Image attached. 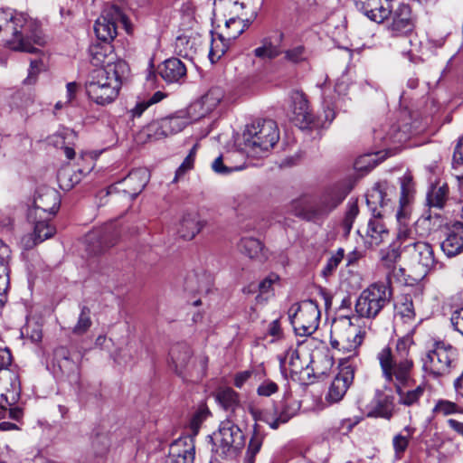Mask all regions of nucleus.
Here are the masks:
<instances>
[{
  "label": "nucleus",
  "instance_id": "nucleus-1",
  "mask_svg": "<svg viewBox=\"0 0 463 463\" xmlns=\"http://www.w3.org/2000/svg\"><path fill=\"white\" fill-rule=\"evenodd\" d=\"M11 34L7 44L14 51L35 53L45 44L39 23L24 13L0 10V33Z\"/></svg>",
  "mask_w": 463,
  "mask_h": 463
},
{
  "label": "nucleus",
  "instance_id": "nucleus-2",
  "mask_svg": "<svg viewBox=\"0 0 463 463\" xmlns=\"http://www.w3.org/2000/svg\"><path fill=\"white\" fill-rule=\"evenodd\" d=\"M279 139V131L275 121L257 119L245 127L238 146L248 156L258 158L267 155Z\"/></svg>",
  "mask_w": 463,
  "mask_h": 463
},
{
  "label": "nucleus",
  "instance_id": "nucleus-3",
  "mask_svg": "<svg viewBox=\"0 0 463 463\" xmlns=\"http://www.w3.org/2000/svg\"><path fill=\"white\" fill-rule=\"evenodd\" d=\"M383 376L394 387L411 385L414 383V363L411 357H397L389 346L383 348L377 354Z\"/></svg>",
  "mask_w": 463,
  "mask_h": 463
},
{
  "label": "nucleus",
  "instance_id": "nucleus-4",
  "mask_svg": "<svg viewBox=\"0 0 463 463\" xmlns=\"http://www.w3.org/2000/svg\"><path fill=\"white\" fill-rule=\"evenodd\" d=\"M392 297L389 282L373 283L360 293L354 310L359 317L375 318L391 302Z\"/></svg>",
  "mask_w": 463,
  "mask_h": 463
},
{
  "label": "nucleus",
  "instance_id": "nucleus-5",
  "mask_svg": "<svg viewBox=\"0 0 463 463\" xmlns=\"http://www.w3.org/2000/svg\"><path fill=\"white\" fill-rule=\"evenodd\" d=\"M364 336L360 327L352 322L350 317L343 316L334 320L330 332V345L332 348L350 353L348 356L356 354L357 348L362 345Z\"/></svg>",
  "mask_w": 463,
  "mask_h": 463
},
{
  "label": "nucleus",
  "instance_id": "nucleus-6",
  "mask_svg": "<svg viewBox=\"0 0 463 463\" xmlns=\"http://www.w3.org/2000/svg\"><path fill=\"white\" fill-rule=\"evenodd\" d=\"M213 451L224 459H233L245 444L241 430L231 420L222 421L212 436Z\"/></svg>",
  "mask_w": 463,
  "mask_h": 463
},
{
  "label": "nucleus",
  "instance_id": "nucleus-7",
  "mask_svg": "<svg viewBox=\"0 0 463 463\" xmlns=\"http://www.w3.org/2000/svg\"><path fill=\"white\" fill-rule=\"evenodd\" d=\"M344 200L338 189L333 188L326 191L315 205L303 207V201H294L290 211L302 219L309 222H317L326 218Z\"/></svg>",
  "mask_w": 463,
  "mask_h": 463
},
{
  "label": "nucleus",
  "instance_id": "nucleus-8",
  "mask_svg": "<svg viewBox=\"0 0 463 463\" xmlns=\"http://www.w3.org/2000/svg\"><path fill=\"white\" fill-rule=\"evenodd\" d=\"M457 358V350L449 344L437 342L422 358V370L432 376L439 378L449 374Z\"/></svg>",
  "mask_w": 463,
  "mask_h": 463
},
{
  "label": "nucleus",
  "instance_id": "nucleus-9",
  "mask_svg": "<svg viewBox=\"0 0 463 463\" xmlns=\"http://www.w3.org/2000/svg\"><path fill=\"white\" fill-rule=\"evenodd\" d=\"M402 258L410 269L420 278H424L439 264L435 260L432 246L421 241L404 244Z\"/></svg>",
  "mask_w": 463,
  "mask_h": 463
},
{
  "label": "nucleus",
  "instance_id": "nucleus-10",
  "mask_svg": "<svg viewBox=\"0 0 463 463\" xmlns=\"http://www.w3.org/2000/svg\"><path fill=\"white\" fill-rule=\"evenodd\" d=\"M288 317L297 335H311L318 327L320 310L315 301L307 299L292 305Z\"/></svg>",
  "mask_w": 463,
  "mask_h": 463
},
{
  "label": "nucleus",
  "instance_id": "nucleus-11",
  "mask_svg": "<svg viewBox=\"0 0 463 463\" xmlns=\"http://www.w3.org/2000/svg\"><path fill=\"white\" fill-rule=\"evenodd\" d=\"M150 179V173L141 167L132 170L124 179L109 187V194L122 193L128 201H133L146 187Z\"/></svg>",
  "mask_w": 463,
  "mask_h": 463
},
{
  "label": "nucleus",
  "instance_id": "nucleus-12",
  "mask_svg": "<svg viewBox=\"0 0 463 463\" xmlns=\"http://www.w3.org/2000/svg\"><path fill=\"white\" fill-rule=\"evenodd\" d=\"M117 23H121L128 30V17L119 7L111 6L95 23L94 31L98 39L108 43L113 40L117 35Z\"/></svg>",
  "mask_w": 463,
  "mask_h": 463
},
{
  "label": "nucleus",
  "instance_id": "nucleus-13",
  "mask_svg": "<svg viewBox=\"0 0 463 463\" xmlns=\"http://www.w3.org/2000/svg\"><path fill=\"white\" fill-rule=\"evenodd\" d=\"M53 367L56 375L66 379L71 384L77 385L79 392L80 391L79 362L71 356L70 351L66 347L60 346L54 350Z\"/></svg>",
  "mask_w": 463,
  "mask_h": 463
},
{
  "label": "nucleus",
  "instance_id": "nucleus-14",
  "mask_svg": "<svg viewBox=\"0 0 463 463\" xmlns=\"http://www.w3.org/2000/svg\"><path fill=\"white\" fill-rule=\"evenodd\" d=\"M118 232L112 224L91 231L86 235V250L90 255L104 253L118 241Z\"/></svg>",
  "mask_w": 463,
  "mask_h": 463
},
{
  "label": "nucleus",
  "instance_id": "nucleus-15",
  "mask_svg": "<svg viewBox=\"0 0 463 463\" xmlns=\"http://www.w3.org/2000/svg\"><path fill=\"white\" fill-rule=\"evenodd\" d=\"M339 367V373L331 383L326 395V400L330 402L341 401L354 378L355 366L349 359H341Z\"/></svg>",
  "mask_w": 463,
  "mask_h": 463
},
{
  "label": "nucleus",
  "instance_id": "nucleus-16",
  "mask_svg": "<svg viewBox=\"0 0 463 463\" xmlns=\"http://www.w3.org/2000/svg\"><path fill=\"white\" fill-rule=\"evenodd\" d=\"M213 14L225 18L249 15V23H251L257 15V7L253 0H213Z\"/></svg>",
  "mask_w": 463,
  "mask_h": 463
},
{
  "label": "nucleus",
  "instance_id": "nucleus-17",
  "mask_svg": "<svg viewBox=\"0 0 463 463\" xmlns=\"http://www.w3.org/2000/svg\"><path fill=\"white\" fill-rule=\"evenodd\" d=\"M190 122L185 111L154 121L148 125L149 135L162 138L181 132Z\"/></svg>",
  "mask_w": 463,
  "mask_h": 463
},
{
  "label": "nucleus",
  "instance_id": "nucleus-18",
  "mask_svg": "<svg viewBox=\"0 0 463 463\" xmlns=\"http://www.w3.org/2000/svg\"><path fill=\"white\" fill-rule=\"evenodd\" d=\"M110 80V84L87 81L86 91L90 99L102 106L112 103L118 96L121 82L116 80Z\"/></svg>",
  "mask_w": 463,
  "mask_h": 463
},
{
  "label": "nucleus",
  "instance_id": "nucleus-19",
  "mask_svg": "<svg viewBox=\"0 0 463 463\" xmlns=\"http://www.w3.org/2000/svg\"><path fill=\"white\" fill-rule=\"evenodd\" d=\"M128 73V65L123 60L116 61V64H108L92 71L88 81L110 84V80L123 83Z\"/></svg>",
  "mask_w": 463,
  "mask_h": 463
},
{
  "label": "nucleus",
  "instance_id": "nucleus-20",
  "mask_svg": "<svg viewBox=\"0 0 463 463\" xmlns=\"http://www.w3.org/2000/svg\"><path fill=\"white\" fill-rule=\"evenodd\" d=\"M54 213L45 211L44 213L31 216V208L28 210V221L33 225L34 239L32 243H26V247H32L51 238L55 233V228L50 223Z\"/></svg>",
  "mask_w": 463,
  "mask_h": 463
},
{
  "label": "nucleus",
  "instance_id": "nucleus-21",
  "mask_svg": "<svg viewBox=\"0 0 463 463\" xmlns=\"http://www.w3.org/2000/svg\"><path fill=\"white\" fill-rule=\"evenodd\" d=\"M60 205V197L58 192L50 187H44L37 192L33 201V206L31 208V216L44 213L45 211L51 213H56Z\"/></svg>",
  "mask_w": 463,
  "mask_h": 463
},
{
  "label": "nucleus",
  "instance_id": "nucleus-22",
  "mask_svg": "<svg viewBox=\"0 0 463 463\" xmlns=\"http://www.w3.org/2000/svg\"><path fill=\"white\" fill-rule=\"evenodd\" d=\"M389 185L387 182L376 183L366 194V204L372 213L373 218H382L383 216V208L389 201Z\"/></svg>",
  "mask_w": 463,
  "mask_h": 463
},
{
  "label": "nucleus",
  "instance_id": "nucleus-23",
  "mask_svg": "<svg viewBox=\"0 0 463 463\" xmlns=\"http://www.w3.org/2000/svg\"><path fill=\"white\" fill-rule=\"evenodd\" d=\"M391 23L388 26L392 34H406L413 29L411 10L408 5L401 4L393 11L391 10Z\"/></svg>",
  "mask_w": 463,
  "mask_h": 463
},
{
  "label": "nucleus",
  "instance_id": "nucleus-24",
  "mask_svg": "<svg viewBox=\"0 0 463 463\" xmlns=\"http://www.w3.org/2000/svg\"><path fill=\"white\" fill-rule=\"evenodd\" d=\"M356 7L377 23L383 22L391 14V0H357Z\"/></svg>",
  "mask_w": 463,
  "mask_h": 463
},
{
  "label": "nucleus",
  "instance_id": "nucleus-25",
  "mask_svg": "<svg viewBox=\"0 0 463 463\" xmlns=\"http://www.w3.org/2000/svg\"><path fill=\"white\" fill-rule=\"evenodd\" d=\"M298 409L299 406L295 401L285 397L274 405L273 414L271 417H267L265 420L270 428L276 430L280 424L288 422L292 417H294Z\"/></svg>",
  "mask_w": 463,
  "mask_h": 463
},
{
  "label": "nucleus",
  "instance_id": "nucleus-26",
  "mask_svg": "<svg viewBox=\"0 0 463 463\" xmlns=\"http://www.w3.org/2000/svg\"><path fill=\"white\" fill-rule=\"evenodd\" d=\"M292 113L291 120L299 128H306L313 121V115L309 110L308 102L300 91H295L291 96Z\"/></svg>",
  "mask_w": 463,
  "mask_h": 463
},
{
  "label": "nucleus",
  "instance_id": "nucleus-27",
  "mask_svg": "<svg viewBox=\"0 0 463 463\" xmlns=\"http://www.w3.org/2000/svg\"><path fill=\"white\" fill-rule=\"evenodd\" d=\"M463 223L456 222L448 230L446 239L441 242V249L448 257H454L463 250Z\"/></svg>",
  "mask_w": 463,
  "mask_h": 463
},
{
  "label": "nucleus",
  "instance_id": "nucleus-28",
  "mask_svg": "<svg viewBox=\"0 0 463 463\" xmlns=\"http://www.w3.org/2000/svg\"><path fill=\"white\" fill-rule=\"evenodd\" d=\"M205 224L206 222L198 213H184L180 220L177 232L184 240H192L203 229Z\"/></svg>",
  "mask_w": 463,
  "mask_h": 463
},
{
  "label": "nucleus",
  "instance_id": "nucleus-29",
  "mask_svg": "<svg viewBox=\"0 0 463 463\" xmlns=\"http://www.w3.org/2000/svg\"><path fill=\"white\" fill-rule=\"evenodd\" d=\"M158 73L162 79L168 82H178L186 75L185 65L177 58L165 60L158 66Z\"/></svg>",
  "mask_w": 463,
  "mask_h": 463
},
{
  "label": "nucleus",
  "instance_id": "nucleus-30",
  "mask_svg": "<svg viewBox=\"0 0 463 463\" xmlns=\"http://www.w3.org/2000/svg\"><path fill=\"white\" fill-rule=\"evenodd\" d=\"M90 61L93 66L102 67L108 64H116L118 59L108 43L95 44L90 47Z\"/></svg>",
  "mask_w": 463,
  "mask_h": 463
},
{
  "label": "nucleus",
  "instance_id": "nucleus-31",
  "mask_svg": "<svg viewBox=\"0 0 463 463\" xmlns=\"http://www.w3.org/2000/svg\"><path fill=\"white\" fill-rule=\"evenodd\" d=\"M201 45L199 37L190 35H180L175 39V52L184 58L193 60Z\"/></svg>",
  "mask_w": 463,
  "mask_h": 463
},
{
  "label": "nucleus",
  "instance_id": "nucleus-32",
  "mask_svg": "<svg viewBox=\"0 0 463 463\" xmlns=\"http://www.w3.org/2000/svg\"><path fill=\"white\" fill-rule=\"evenodd\" d=\"M408 386H396L395 392L398 396V402L406 407L418 405L420 398L424 395L425 385L420 384L415 389L405 390Z\"/></svg>",
  "mask_w": 463,
  "mask_h": 463
},
{
  "label": "nucleus",
  "instance_id": "nucleus-33",
  "mask_svg": "<svg viewBox=\"0 0 463 463\" xmlns=\"http://www.w3.org/2000/svg\"><path fill=\"white\" fill-rule=\"evenodd\" d=\"M169 456H180L194 458L195 445L192 435L181 437L170 444Z\"/></svg>",
  "mask_w": 463,
  "mask_h": 463
},
{
  "label": "nucleus",
  "instance_id": "nucleus-34",
  "mask_svg": "<svg viewBox=\"0 0 463 463\" xmlns=\"http://www.w3.org/2000/svg\"><path fill=\"white\" fill-rule=\"evenodd\" d=\"M170 356L175 370L181 373L191 359L192 351L187 345L177 344L171 348Z\"/></svg>",
  "mask_w": 463,
  "mask_h": 463
},
{
  "label": "nucleus",
  "instance_id": "nucleus-35",
  "mask_svg": "<svg viewBox=\"0 0 463 463\" xmlns=\"http://www.w3.org/2000/svg\"><path fill=\"white\" fill-rule=\"evenodd\" d=\"M76 138V133L69 128L63 129L53 136V144L57 147L63 149L64 154L68 159H72L75 156L74 148L70 146Z\"/></svg>",
  "mask_w": 463,
  "mask_h": 463
},
{
  "label": "nucleus",
  "instance_id": "nucleus-36",
  "mask_svg": "<svg viewBox=\"0 0 463 463\" xmlns=\"http://www.w3.org/2000/svg\"><path fill=\"white\" fill-rule=\"evenodd\" d=\"M249 15L240 17H229L224 21L226 32L222 34L228 40L236 39L249 26Z\"/></svg>",
  "mask_w": 463,
  "mask_h": 463
},
{
  "label": "nucleus",
  "instance_id": "nucleus-37",
  "mask_svg": "<svg viewBox=\"0 0 463 463\" xmlns=\"http://www.w3.org/2000/svg\"><path fill=\"white\" fill-rule=\"evenodd\" d=\"M413 433L414 429L407 426L402 430V432L393 437L392 447L396 459H401L403 457Z\"/></svg>",
  "mask_w": 463,
  "mask_h": 463
},
{
  "label": "nucleus",
  "instance_id": "nucleus-38",
  "mask_svg": "<svg viewBox=\"0 0 463 463\" xmlns=\"http://www.w3.org/2000/svg\"><path fill=\"white\" fill-rule=\"evenodd\" d=\"M241 252L250 259H260L263 256V245L260 241L252 237L242 238L239 244Z\"/></svg>",
  "mask_w": 463,
  "mask_h": 463
},
{
  "label": "nucleus",
  "instance_id": "nucleus-39",
  "mask_svg": "<svg viewBox=\"0 0 463 463\" xmlns=\"http://www.w3.org/2000/svg\"><path fill=\"white\" fill-rule=\"evenodd\" d=\"M380 219L373 217L368 222L366 235L370 237L371 244L378 245L389 235L388 230Z\"/></svg>",
  "mask_w": 463,
  "mask_h": 463
},
{
  "label": "nucleus",
  "instance_id": "nucleus-40",
  "mask_svg": "<svg viewBox=\"0 0 463 463\" xmlns=\"http://www.w3.org/2000/svg\"><path fill=\"white\" fill-rule=\"evenodd\" d=\"M82 171L80 169L73 171L70 167H64L59 170L57 178L60 187L62 190H71L75 184L80 182Z\"/></svg>",
  "mask_w": 463,
  "mask_h": 463
},
{
  "label": "nucleus",
  "instance_id": "nucleus-41",
  "mask_svg": "<svg viewBox=\"0 0 463 463\" xmlns=\"http://www.w3.org/2000/svg\"><path fill=\"white\" fill-rule=\"evenodd\" d=\"M216 400L226 411H233L239 406L238 394L232 388L220 389L216 393Z\"/></svg>",
  "mask_w": 463,
  "mask_h": 463
},
{
  "label": "nucleus",
  "instance_id": "nucleus-42",
  "mask_svg": "<svg viewBox=\"0 0 463 463\" xmlns=\"http://www.w3.org/2000/svg\"><path fill=\"white\" fill-rule=\"evenodd\" d=\"M253 52L257 58L273 60L281 53V50L278 45L273 44L269 39L265 38L262 40L261 45L257 47Z\"/></svg>",
  "mask_w": 463,
  "mask_h": 463
},
{
  "label": "nucleus",
  "instance_id": "nucleus-43",
  "mask_svg": "<svg viewBox=\"0 0 463 463\" xmlns=\"http://www.w3.org/2000/svg\"><path fill=\"white\" fill-rule=\"evenodd\" d=\"M264 439V434L258 430V426H254L253 433L250 439L248 449L246 453V462L254 463L255 456L260 450L262 442Z\"/></svg>",
  "mask_w": 463,
  "mask_h": 463
},
{
  "label": "nucleus",
  "instance_id": "nucleus-44",
  "mask_svg": "<svg viewBox=\"0 0 463 463\" xmlns=\"http://www.w3.org/2000/svg\"><path fill=\"white\" fill-rule=\"evenodd\" d=\"M414 194V184L411 175H404L401 178V205H409Z\"/></svg>",
  "mask_w": 463,
  "mask_h": 463
},
{
  "label": "nucleus",
  "instance_id": "nucleus-45",
  "mask_svg": "<svg viewBox=\"0 0 463 463\" xmlns=\"http://www.w3.org/2000/svg\"><path fill=\"white\" fill-rule=\"evenodd\" d=\"M448 188L447 186L433 187L431 191L428 193L427 203L430 207H435L441 209L445 203L447 197Z\"/></svg>",
  "mask_w": 463,
  "mask_h": 463
},
{
  "label": "nucleus",
  "instance_id": "nucleus-46",
  "mask_svg": "<svg viewBox=\"0 0 463 463\" xmlns=\"http://www.w3.org/2000/svg\"><path fill=\"white\" fill-rule=\"evenodd\" d=\"M410 216V209L409 205H401L396 213L397 222L400 224V229L398 232V238L400 240H405L410 233V231L407 229L408 221Z\"/></svg>",
  "mask_w": 463,
  "mask_h": 463
},
{
  "label": "nucleus",
  "instance_id": "nucleus-47",
  "mask_svg": "<svg viewBox=\"0 0 463 463\" xmlns=\"http://www.w3.org/2000/svg\"><path fill=\"white\" fill-rule=\"evenodd\" d=\"M359 213V208L356 201L349 202L347 203V211L343 220V228L345 235H348L352 230L353 223Z\"/></svg>",
  "mask_w": 463,
  "mask_h": 463
},
{
  "label": "nucleus",
  "instance_id": "nucleus-48",
  "mask_svg": "<svg viewBox=\"0 0 463 463\" xmlns=\"http://www.w3.org/2000/svg\"><path fill=\"white\" fill-rule=\"evenodd\" d=\"M90 311L87 307H83L81 308V312L80 314L78 322L72 330V332L74 334L80 335L88 331V329L91 326V319H90Z\"/></svg>",
  "mask_w": 463,
  "mask_h": 463
},
{
  "label": "nucleus",
  "instance_id": "nucleus-49",
  "mask_svg": "<svg viewBox=\"0 0 463 463\" xmlns=\"http://www.w3.org/2000/svg\"><path fill=\"white\" fill-rule=\"evenodd\" d=\"M344 258V250L338 249L337 251L332 255L326 261L321 273L323 277L327 278L333 274Z\"/></svg>",
  "mask_w": 463,
  "mask_h": 463
},
{
  "label": "nucleus",
  "instance_id": "nucleus-50",
  "mask_svg": "<svg viewBox=\"0 0 463 463\" xmlns=\"http://www.w3.org/2000/svg\"><path fill=\"white\" fill-rule=\"evenodd\" d=\"M6 259H0V298L6 293L9 287V269Z\"/></svg>",
  "mask_w": 463,
  "mask_h": 463
},
{
  "label": "nucleus",
  "instance_id": "nucleus-51",
  "mask_svg": "<svg viewBox=\"0 0 463 463\" xmlns=\"http://www.w3.org/2000/svg\"><path fill=\"white\" fill-rule=\"evenodd\" d=\"M412 344L413 340L410 335L399 338L396 344V354H393L397 357H409V349Z\"/></svg>",
  "mask_w": 463,
  "mask_h": 463
},
{
  "label": "nucleus",
  "instance_id": "nucleus-52",
  "mask_svg": "<svg viewBox=\"0 0 463 463\" xmlns=\"http://www.w3.org/2000/svg\"><path fill=\"white\" fill-rule=\"evenodd\" d=\"M18 400V393L14 392H7L5 393L1 394V402H0V419L4 418L6 411L7 407L13 406Z\"/></svg>",
  "mask_w": 463,
  "mask_h": 463
},
{
  "label": "nucleus",
  "instance_id": "nucleus-53",
  "mask_svg": "<svg viewBox=\"0 0 463 463\" xmlns=\"http://www.w3.org/2000/svg\"><path fill=\"white\" fill-rule=\"evenodd\" d=\"M288 357L289 359L288 364L290 366V370L293 373H301L304 369L308 367L307 364H305L301 362L298 350L288 351Z\"/></svg>",
  "mask_w": 463,
  "mask_h": 463
},
{
  "label": "nucleus",
  "instance_id": "nucleus-54",
  "mask_svg": "<svg viewBox=\"0 0 463 463\" xmlns=\"http://www.w3.org/2000/svg\"><path fill=\"white\" fill-rule=\"evenodd\" d=\"M370 416L390 419L392 416V403L384 401L378 402L373 411L369 413Z\"/></svg>",
  "mask_w": 463,
  "mask_h": 463
},
{
  "label": "nucleus",
  "instance_id": "nucleus-55",
  "mask_svg": "<svg viewBox=\"0 0 463 463\" xmlns=\"http://www.w3.org/2000/svg\"><path fill=\"white\" fill-rule=\"evenodd\" d=\"M220 37L222 38L223 34H222ZM224 53L225 49L222 39H220V42L213 40L209 51V59L211 60L212 63L216 62Z\"/></svg>",
  "mask_w": 463,
  "mask_h": 463
},
{
  "label": "nucleus",
  "instance_id": "nucleus-56",
  "mask_svg": "<svg viewBox=\"0 0 463 463\" xmlns=\"http://www.w3.org/2000/svg\"><path fill=\"white\" fill-rule=\"evenodd\" d=\"M458 406L456 403L449 401H439L433 409L436 413L442 414L444 416L455 413Z\"/></svg>",
  "mask_w": 463,
  "mask_h": 463
},
{
  "label": "nucleus",
  "instance_id": "nucleus-57",
  "mask_svg": "<svg viewBox=\"0 0 463 463\" xmlns=\"http://www.w3.org/2000/svg\"><path fill=\"white\" fill-rule=\"evenodd\" d=\"M402 257V250L400 251L398 249L392 248L388 250L385 256L383 257V263L389 269L394 268V264L397 260Z\"/></svg>",
  "mask_w": 463,
  "mask_h": 463
},
{
  "label": "nucleus",
  "instance_id": "nucleus-58",
  "mask_svg": "<svg viewBox=\"0 0 463 463\" xmlns=\"http://www.w3.org/2000/svg\"><path fill=\"white\" fill-rule=\"evenodd\" d=\"M222 95L218 89L210 90L202 99V102L208 106V109L215 107L222 99Z\"/></svg>",
  "mask_w": 463,
  "mask_h": 463
},
{
  "label": "nucleus",
  "instance_id": "nucleus-59",
  "mask_svg": "<svg viewBox=\"0 0 463 463\" xmlns=\"http://www.w3.org/2000/svg\"><path fill=\"white\" fill-rule=\"evenodd\" d=\"M285 58L294 63L300 62L306 59V51L303 46H297L285 52Z\"/></svg>",
  "mask_w": 463,
  "mask_h": 463
},
{
  "label": "nucleus",
  "instance_id": "nucleus-60",
  "mask_svg": "<svg viewBox=\"0 0 463 463\" xmlns=\"http://www.w3.org/2000/svg\"><path fill=\"white\" fill-rule=\"evenodd\" d=\"M278 389L279 387L276 383L270 380H266L258 387L257 393L260 396L269 397L271 394L277 392Z\"/></svg>",
  "mask_w": 463,
  "mask_h": 463
},
{
  "label": "nucleus",
  "instance_id": "nucleus-61",
  "mask_svg": "<svg viewBox=\"0 0 463 463\" xmlns=\"http://www.w3.org/2000/svg\"><path fill=\"white\" fill-rule=\"evenodd\" d=\"M207 411L204 410H201L196 411L191 420H190V428L192 430V432L194 435H196L198 432V430L203 422V420L206 418Z\"/></svg>",
  "mask_w": 463,
  "mask_h": 463
},
{
  "label": "nucleus",
  "instance_id": "nucleus-62",
  "mask_svg": "<svg viewBox=\"0 0 463 463\" xmlns=\"http://www.w3.org/2000/svg\"><path fill=\"white\" fill-rule=\"evenodd\" d=\"M212 168L213 170L217 173V174H222V175H225V174H229L231 173L232 171L233 170H238L239 168L238 167H235V168H231V167H228L226 166L224 164H223V160H222V156H218L212 164Z\"/></svg>",
  "mask_w": 463,
  "mask_h": 463
},
{
  "label": "nucleus",
  "instance_id": "nucleus-63",
  "mask_svg": "<svg viewBox=\"0 0 463 463\" xmlns=\"http://www.w3.org/2000/svg\"><path fill=\"white\" fill-rule=\"evenodd\" d=\"M450 321L455 330L463 335V307L452 314Z\"/></svg>",
  "mask_w": 463,
  "mask_h": 463
},
{
  "label": "nucleus",
  "instance_id": "nucleus-64",
  "mask_svg": "<svg viewBox=\"0 0 463 463\" xmlns=\"http://www.w3.org/2000/svg\"><path fill=\"white\" fill-rule=\"evenodd\" d=\"M12 364V354L8 348H0V373L6 371Z\"/></svg>",
  "mask_w": 463,
  "mask_h": 463
}]
</instances>
